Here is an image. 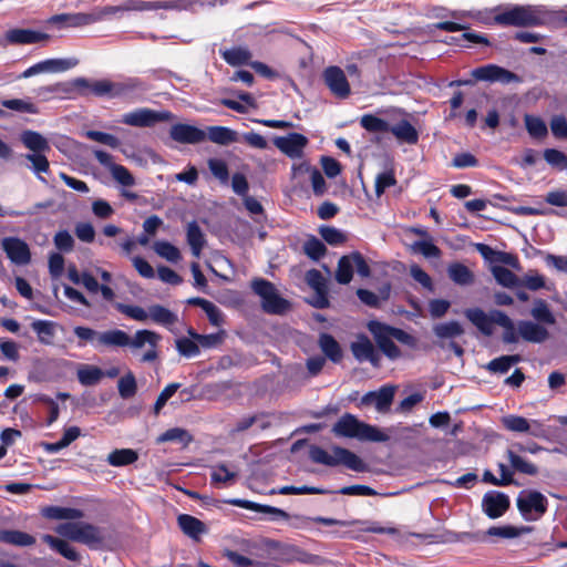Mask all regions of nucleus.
Instances as JSON below:
<instances>
[{"mask_svg":"<svg viewBox=\"0 0 567 567\" xmlns=\"http://www.w3.org/2000/svg\"><path fill=\"white\" fill-rule=\"evenodd\" d=\"M138 460V453L132 449H116L107 455V463L111 466L120 467L135 463Z\"/></svg>","mask_w":567,"mask_h":567,"instance_id":"obj_36","label":"nucleus"},{"mask_svg":"<svg viewBox=\"0 0 567 567\" xmlns=\"http://www.w3.org/2000/svg\"><path fill=\"white\" fill-rule=\"evenodd\" d=\"M24 158L31 163L29 168L40 181L44 182L41 175L50 172V163L44 153H29L24 155Z\"/></svg>","mask_w":567,"mask_h":567,"instance_id":"obj_49","label":"nucleus"},{"mask_svg":"<svg viewBox=\"0 0 567 567\" xmlns=\"http://www.w3.org/2000/svg\"><path fill=\"white\" fill-rule=\"evenodd\" d=\"M361 126L372 133H385L389 132V123L375 115L365 114L360 120Z\"/></svg>","mask_w":567,"mask_h":567,"instance_id":"obj_54","label":"nucleus"},{"mask_svg":"<svg viewBox=\"0 0 567 567\" xmlns=\"http://www.w3.org/2000/svg\"><path fill=\"white\" fill-rule=\"evenodd\" d=\"M20 140L31 153H45L50 151L48 140L35 131L22 132Z\"/></svg>","mask_w":567,"mask_h":567,"instance_id":"obj_31","label":"nucleus"},{"mask_svg":"<svg viewBox=\"0 0 567 567\" xmlns=\"http://www.w3.org/2000/svg\"><path fill=\"white\" fill-rule=\"evenodd\" d=\"M353 259L352 254L342 256L338 261L336 271V280L341 285H347L351 281L353 276Z\"/></svg>","mask_w":567,"mask_h":567,"instance_id":"obj_52","label":"nucleus"},{"mask_svg":"<svg viewBox=\"0 0 567 567\" xmlns=\"http://www.w3.org/2000/svg\"><path fill=\"white\" fill-rule=\"evenodd\" d=\"M0 542L18 547H27L33 545L35 543V538L21 530L2 529L0 530Z\"/></svg>","mask_w":567,"mask_h":567,"instance_id":"obj_34","label":"nucleus"},{"mask_svg":"<svg viewBox=\"0 0 567 567\" xmlns=\"http://www.w3.org/2000/svg\"><path fill=\"white\" fill-rule=\"evenodd\" d=\"M174 120L168 111H155L147 107H140L123 114L121 122L135 127H152L159 122Z\"/></svg>","mask_w":567,"mask_h":567,"instance_id":"obj_5","label":"nucleus"},{"mask_svg":"<svg viewBox=\"0 0 567 567\" xmlns=\"http://www.w3.org/2000/svg\"><path fill=\"white\" fill-rule=\"evenodd\" d=\"M103 540L102 530L97 526L81 522L78 543L91 548H97L102 545Z\"/></svg>","mask_w":567,"mask_h":567,"instance_id":"obj_30","label":"nucleus"},{"mask_svg":"<svg viewBox=\"0 0 567 567\" xmlns=\"http://www.w3.org/2000/svg\"><path fill=\"white\" fill-rule=\"evenodd\" d=\"M517 507L526 519H536L547 509V499L539 492H522L517 497Z\"/></svg>","mask_w":567,"mask_h":567,"instance_id":"obj_6","label":"nucleus"},{"mask_svg":"<svg viewBox=\"0 0 567 567\" xmlns=\"http://www.w3.org/2000/svg\"><path fill=\"white\" fill-rule=\"evenodd\" d=\"M369 331L373 334L374 340L380 350L391 360L401 355L400 349L393 342L394 338L390 334V326L379 321H370L368 323Z\"/></svg>","mask_w":567,"mask_h":567,"instance_id":"obj_9","label":"nucleus"},{"mask_svg":"<svg viewBox=\"0 0 567 567\" xmlns=\"http://www.w3.org/2000/svg\"><path fill=\"white\" fill-rule=\"evenodd\" d=\"M322 79L333 96L340 100L348 99L351 94L350 83L344 71L339 66H328L322 73Z\"/></svg>","mask_w":567,"mask_h":567,"instance_id":"obj_7","label":"nucleus"},{"mask_svg":"<svg viewBox=\"0 0 567 567\" xmlns=\"http://www.w3.org/2000/svg\"><path fill=\"white\" fill-rule=\"evenodd\" d=\"M49 34L31 29H11L6 33V40L12 44H33L48 41Z\"/></svg>","mask_w":567,"mask_h":567,"instance_id":"obj_22","label":"nucleus"},{"mask_svg":"<svg viewBox=\"0 0 567 567\" xmlns=\"http://www.w3.org/2000/svg\"><path fill=\"white\" fill-rule=\"evenodd\" d=\"M491 271L497 284L505 288H516L520 286V278L503 266H492Z\"/></svg>","mask_w":567,"mask_h":567,"instance_id":"obj_43","label":"nucleus"},{"mask_svg":"<svg viewBox=\"0 0 567 567\" xmlns=\"http://www.w3.org/2000/svg\"><path fill=\"white\" fill-rule=\"evenodd\" d=\"M172 140L183 144H199L206 140V132L189 124H174L169 130Z\"/></svg>","mask_w":567,"mask_h":567,"instance_id":"obj_19","label":"nucleus"},{"mask_svg":"<svg viewBox=\"0 0 567 567\" xmlns=\"http://www.w3.org/2000/svg\"><path fill=\"white\" fill-rule=\"evenodd\" d=\"M369 331L373 334L374 340L380 350L391 360L401 355L400 349L393 342L394 338L390 334V326L379 321H370L368 323Z\"/></svg>","mask_w":567,"mask_h":567,"instance_id":"obj_8","label":"nucleus"},{"mask_svg":"<svg viewBox=\"0 0 567 567\" xmlns=\"http://www.w3.org/2000/svg\"><path fill=\"white\" fill-rule=\"evenodd\" d=\"M472 76L477 81L498 82L502 84L520 82V78L517 74L496 64L476 68L472 71Z\"/></svg>","mask_w":567,"mask_h":567,"instance_id":"obj_11","label":"nucleus"},{"mask_svg":"<svg viewBox=\"0 0 567 567\" xmlns=\"http://www.w3.org/2000/svg\"><path fill=\"white\" fill-rule=\"evenodd\" d=\"M501 422L511 432L529 434L536 437L543 433V425L537 420H527L519 415L508 414L503 416Z\"/></svg>","mask_w":567,"mask_h":567,"instance_id":"obj_15","label":"nucleus"},{"mask_svg":"<svg viewBox=\"0 0 567 567\" xmlns=\"http://www.w3.org/2000/svg\"><path fill=\"white\" fill-rule=\"evenodd\" d=\"M1 105L6 109L20 113H38V110L33 103L22 99L3 100L1 101Z\"/></svg>","mask_w":567,"mask_h":567,"instance_id":"obj_60","label":"nucleus"},{"mask_svg":"<svg viewBox=\"0 0 567 567\" xmlns=\"http://www.w3.org/2000/svg\"><path fill=\"white\" fill-rule=\"evenodd\" d=\"M207 164L215 178H217L221 184L228 183L229 172L225 161L220 158H209Z\"/></svg>","mask_w":567,"mask_h":567,"instance_id":"obj_58","label":"nucleus"},{"mask_svg":"<svg viewBox=\"0 0 567 567\" xmlns=\"http://www.w3.org/2000/svg\"><path fill=\"white\" fill-rule=\"evenodd\" d=\"M238 475V471L221 463L213 467L212 481L224 485H231Z\"/></svg>","mask_w":567,"mask_h":567,"instance_id":"obj_51","label":"nucleus"},{"mask_svg":"<svg viewBox=\"0 0 567 567\" xmlns=\"http://www.w3.org/2000/svg\"><path fill=\"white\" fill-rule=\"evenodd\" d=\"M332 432L337 436L357 439L359 441L385 442L388 435L378 427L359 421L354 415L347 413L333 425Z\"/></svg>","mask_w":567,"mask_h":567,"instance_id":"obj_2","label":"nucleus"},{"mask_svg":"<svg viewBox=\"0 0 567 567\" xmlns=\"http://www.w3.org/2000/svg\"><path fill=\"white\" fill-rule=\"evenodd\" d=\"M546 20V11L534 6H514L495 14V24L503 27H537L544 24Z\"/></svg>","mask_w":567,"mask_h":567,"instance_id":"obj_1","label":"nucleus"},{"mask_svg":"<svg viewBox=\"0 0 567 567\" xmlns=\"http://www.w3.org/2000/svg\"><path fill=\"white\" fill-rule=\"evenodd\" d=\"M118 393L123 399L132 398L137 390L135 377L132 372L126 373L118 380Z\"/></svg>","mask_w":567,"mask_h":567,"instance_id":"obj_59","label":"nucleus"},{"mask_svg":"<svg viewBox=\"0 0 567 567\" xmlns=\"http://www.w3.org/2000/svg\"><path fill=\"white\" fill-rule=\"evenodd\" d=\"M414 252L423 255L425 258H440L441 249L427 240H417L411 246Z\"/></svg>","mask_w":567,"mask_h":567,"instance_id":"obj_62","label":"nucleus"},{"mask_svg":"<svg viewBox=\"0 0 567 567\" xmlns=\"http://www.w3.org/2000/svg\"><path fill=\"white\" fill-rule=\"evenodd\" d=\"M394 398L393 386H382L378 392H369L362 398V403L374 404L375 409L383 413L390 409Z\"/></svg>","mask_w":567,"mask_h":567,"instance_id":"obj_24","label":"nucleus"},{"mask_svg":"<svg viewBox=\"0 0 567 567\" xmlns=\"http://www.w3.org/2000/svg\"><path fill=\"white\" fill-rule=\"evenodd\" d=\"M280 559L284 563H300L306 565L322 566L329 563L328 559L310 554L295 545H281L280 547Z\"/></svg>","mask_w":567,"mask_h":567,"instance_id":"obj_14","label":"nucleus"},{"mask_svg":"<svg viewBox=\"0 0 567 567\" xmlns=\"http://www.w3.org/2000/svg\"><path fill=\"white\" fill-rule=\"evenodd\" d=\"M74 334L79 338L80 343L79 346L82 347L84 343L89 342L94 348L99 349V341H100V332L89 327H75L74 328Z\"/></svg>","mask_w":567,"mask_h":567,"instance_id":"obj_57","label":"nucleus"},{"mask_svg":"<svg viewBox=\"0 0 567 567\" xmlns=\"http://www.w3.org/2000/svg\"><path fill=\"white\" fill-rule=\"evenodd\" d=\"M161 340V336L151 330H138L133 337L128 334V346L132 350H138L148 347L142 357L143 362H152L157 359L156 347Z\"/></svg>","mask_w":567,"mask_h":567,"instance_id":"obj_10","label":"nucleus"},{"mask_svg":"<svg viewBox=\"0 0 567 567\" xmlns=\"http://www.w3.org/2000/svg\"><path fill=\"white\" fill-rule=\"evenodd\" d=\"M530 526H522V527H515L511 525L505 526H493L489 527L484 536H491V537H499V538H516L522 535L528 534L532 532Z\"/></svg>","mask_w":567,"mask_h":567,"instance_id":"obj_35","label":"nucleus"},{"mask_svg":"<svg viewBox=\"0 0 567 567\" xmlns=\"http://www.w3.org/2000/svg\"><path fill=\"white\" fill-rule=\"evenodd\" d=\"M128 346V333L120 329L100 332L99 348H124Z\"/></svg>","mask_w":567,"mask_h":567,"instance_id":"obj_28","label":"nucleus"},{"mask_svg":"<svg viewBox=\"0 0 567 567\" xmlns=\"http://www.w3.org/2000/svg\"><path fill=\"white\" fill-rule=\"evenodd\" d=\"M450 279L460 286H468L474 282L473 272L463 264L454 262L447 268Z\"/></svg>","mask_w":567,"mask_h":567,"instance_id":"obj_38","label":"nucleus"},{"mask_svg":"<svg viewBox=\"0 0 567 567\" xmlns=\"http://www.w3.org/2000/svg\"><path fill=\"white\" fill-rule=\"evenodd\" d=\"M177 524L182 532L195 542H198L202 535L208 533L205 523L188 514H181L177 517Z\"/></svg>","mask_w":567,"mask_h":567,"instance_id":"obj_23","label":"nucleus"},{"mask_svg":"<svg viewBox=\"0 0 567 567\" xmlns=\"http://www.w3.org/2000/svg\"><path fill=\"white\" fill-rule=\"evenodd\" d=\"M101 20V16L94 13L59 14L52 18L53 22L68 21L71 27L90 24Z\"/></svg>","mask_w":567,"mask_h":567,"instance_id":"obj_48","label":"nucleus"},{"mask_svg":"<svg viewBox=\"0 0 567 567\" xmlns=\"http://www.w3.org/2000/svg\"><path fill=\"white\" fill-rule=\"evenodd\" d=\"M250 286L252 291L260 298L265 312L284 315L290 309V302L280 296L272 282L264 278H256L251 281Z\"/></svg>","mask_w":567,"mask_h":567,"instance_id":"obj_4","label":"nucleus"},{"mask_svg":"<svg viewBox=\"0 0 567 567\" xmlns=\"http://www.w3.org/2000/svg\"><path fill=\"white\" fill-rule=\"evenodd\" d=\"M530 315L534 318L535 322L545 323L548 326H554L556 323V318L551 310L549 309L546 301L543 299H538L535 301L533 309L530 310Z\"/></svg>","mask_w":567,"mask_h":567,"instance_id":"obj_46","label":"nucleus"},{"mask_svg":"<svg viewBox=\"0 0 567 567\" xmlns=\"http://www.w3.org/2000/svg\"><path fill=\"white\" fill-rule=\"evenodd\" d=\"M229 504L238 506V507H241V508H245V509H250V511H254V512L268 514V515H270V519L271 520L288 519L289 518L288 513H286L285 511H282L280 508L272 507V506H269V505H261V504L254 503V502H250V501H247V499L236 498V499L229 501Z\"/></svg>","mask_w":567,"mask_h":567,"instance_id":"obj_25","label":"nucleus"},{"mask_svg":"<svg viewBox=\"0 0 567 567\" xmlns=\"http://www.w3.org/2000/svg\"><path fill=\"white\" fill-rule=\"evenodd\" d=\"M79 61L74 58L69 59H49L44 60L45 71L48 73H60L73 69Z\"/></svg>","mask_w":567,"mask_h":567,"instance_id":"obj_56","label":"nucleus"},{"mask_svg":"<svg viewBox=\"0 0 567 567\" xmlns=\"http://www.w3.org/2000/svg\"><path fill=\"white\" fill-rule=\"evenodd\" d=\"M188 7L187 0L172 1H144V0H125L122 3L123 12L126 11H154V10H185Z\"/></svg>","mask_w":567,"mask_h":567,"instance_id":"obj_13","label":"nucleus"},{"mask_svg":"<svg viewBox=\"0 0 567 567\" xmlns=\"http://www.w3.org/2000/svg\"><path fill=\"white\" fill-rule=\"evenodd\" d=\"M112 177L115 182L123 186H134L135 185V178L131 174V172L123 165L116 164L111 167L110 171Z\"/></svg>","mask_w":567,"mask_h":567,"instance_id":"obj_61","label":"nucleus"},{"mask_svg":"<svg viewBox=\"0 0 567 567\" xmlns=\"http://www.w3.org/2000/svg\"><path fill=\"white\" fill-rule=\"evenodd\" d=\"M522 357L519 354L514 355H502L493 359L486 365V369L493 373H506L512 365L520 362Z\"/></svg>","mask_w":567,"mask_h":567,"instance_id":"obj_50","label":"nucleus"},{"mask_svg":"<svg viewBox=\"0 0 567 567\" xmlns=\"http://www.w3.org/2000/svg\"><path fill=\"white\" fill-rule=\"evenodd\" d=\"M518 334L524 341L543 343L549 339V331L540 323L530 320H520L517 323Z\"/></svg>","mask_w":567,"mask_h":567,"instance_id":"obj_21","label":"nucleus"},{"mask_svg":"<svg viewBox=\"0 0 567 567\" xmlns=\"http://www.w3.org/2000/svg\"><path fill=\"white\" fill-rule=\"evenodd\" d=\"M223 59L230 65L250 64L252 54L247 48L236 47L221 51Z\"/></svg>","mask_w":567,"mask_h":567,"instance_id":"obj_39","label":"nucleus"},{"mask_svg":"<svg viewBox=\"0 0 567 567\" xmlns=\"http://www.w3.org/2000/svg\"><path fill=\"white\" fill-rule=\"evenodd\" d=\"M525 127L528 134L534 138H544L548 134V128L543 118L532 114H525L524 116Z\"/></svg>","mask_w":567,"mask_h":567,"instance_id":"obj_47","label":"nucleus"},{"mask_svg":"<svg viewBox=\"0 0 567 567\" xmlns=\"http://www.w3.org/2000/svg\"><path fill=\"white\" fill-rule=\"evenodd\" d=\"M351 351L358 361H369L373 367H379L380 355L367 336L360 334L357 340L351 343Z\"/></svg>","mask_w":567,"mask_h":567,"instance_id":"obj_20","label":"nucleus"},{"mask_svg":"<svg viewBox=\"0 0 567 567\" xmlns=\"http://www.w3.org/2000/svg\"><path fill=\"white\" fill-rule=\"evenodd\" d=\"M1 247L11 262L23 266L31 260V252L28 244L18 237H6L1 240Z\"/></svg>","mask_w":567,"mask_h":567,"instance_id":"obj_16","label":"nucleus"},{"mask_svg":"<svg viewBox=\"0 0 567 567\" xmlns=\"http://www.w3.org/2000/svg\"><path fill=\"white\" fill-rule=\"evenodd\" d=\"M391 132L399 141L415 144L419 140V134L415 127L408 121L402 120L394 125H389Z\"/></svg>","mask_w":567,"mask_h":567,"instance_id":"obj_32","label":"nucleus"},{"mask_svg":"<svg viewBox=\"0 0 567 567\" xmlns=\"http://www.w3.org/2000/svg\"><path fill=\"white\" fill-rule=\"evenodd\" d=\"M497 9H485V10H462V11H453L451 13L452 18L455 20L463 21L464 19H473L483 24H492L495 23V14L494 12Z\"/></svg>","mask_w":567,"mask_h":567,"instance_id":"obj_33","label":"nucleus"},{"mask_svg":"<svg viewBox=\"0 0 567 567\" xmlns=\"http://www.w3.org/2000/svg\"><path fill=\"white\" fill-rule=\"evenodd\" d=\"M464 315L484 336L493 334L491 311L486 313L481 308H470L464 311Z\"/></svg>","mask_w":567,"mask_h":567,"instance_id":"obj_27","label":"nucleus"},{"mask_svg":"<svg viewBox=\"0 0 567 567\" xmlns=\"http://www.w3.org/2000/svg\"><path fill=\"white\" fill-rule=\"evenodd\" d=\"M303 250L309 258L319 260L326 254V246L318 238L311 237L305 243Z\"/></svg>","mask_w":567,"mask_h":567,"instance_id":"obj_63","label":"nucleus"},{"mask_svg":"<svg viewBox=\"0 0 567 567\" xmlns=\"http://www.w3.org/2000/svg\"><path fill=\"white\" fill-rule=\"evenodd\" d=\"M206 138L218 145H229L238 142V133L226 126H208Z\"/></svg>","mask_w":567,"mask_h":567,"instance_id":"obj_29","label":"nucleus"},{"mask_svg":"<svg viewBox=\"0 0 567 567\" xmlns=\"http://www.w3.org/2000/svg\"><path fill=\"white\" fill-rule=\"evenodd\" d=\"M32 330L38 334L43 344H51L55 334L56 323L49 320H35L31 323Z\"/></svg>","mask_w":567,"mask_h":567,"instance_id":"obj_44","label":"nucleus"},{"mask_svg":"<svg viewBox=\"0 0 567 567\" xmlns=\"http://www.w3.org/2000/svg\"><path fill=\"white\" fill-rule=\"evenodd\" d=\"M42 514L44 517L50 519H80L83 517V512L78 508L61 507V506H49L43 508Z\"/></svg>","mask_w":567,"mask_h":567,"instance_id":"obj_37","label":"nucleus"},{"mask_svg":"<svg viewBox=\"0 0 567 567\" xmlns=\"http://www.w3.org/2000/svg\"><path fill=\"white\" fill-rule=\"evenodd\" d=\"M308 143V138L300 133H289L286 136H277L274 138V145L292 159L303 156V151Z\"/></svg>","mask_w":567,"mask_h":567,"instance_id":"obj_12","label":"nucleus"},{"mask_svg":"<svg viewBox=\"0 0 567 567\" xmlns=\"http://www.w3.org/2000/svg\"><path fill=\"white\" fill-rule=\"evenodd\" d=\"M153 249L159 257L166 259L169 262H178L182 259L179 249L168 241H155Z\"/></svg>","mask_w":567,"mask_h":567,"instance_id":"obj_53","label":"nucleus"},{"mask_svg":"<svg viewBox=\"0 0 567 567\" xmlns=\"http://www.w3.org/2000/svg\"><path fill=\"white\" fill-rule=\"evenodd\" d=\"M148 318L152 319L155 323L165 327L173 326L178 321L176 313L159 305L150 307Z\"/></svg>","mask_w":567,"mask_h":567,"instance_id":"obj_42","label":"nucleus"},{"mask_svg":"<svg viewBox=\"0 0 567 567\" xmlns=\"http://www.w3.org/2000/svg\"><path fill=\"white\" fill-rule=\"evenodd\" d=\"M137 87L135 80H128L127 82L114 83L107 80H101L92 82L91 91L96 96H111L117 97L125 95Z\"/></svg>","mask_w":567,"mask_h":567,"instance_id":"obj_17","label":"nucleus"},{"mask_svg":"<svg viewBox=\"0 0 567 567\" xmlns=\"http://www.w3.org/2000/svg\"><path fill=\"white\" fill-rule=\"evenodd\" d=\"M544 158L549 165H551L554 167H557L561 171L567 169V156L558 150H555V148L545 150Z\"/></svg>","mask_w":567,"mask_h":567,"instance_id":"obj_64","label":"nucleus"},{"mask_svg":"<svg viewBox=\"0 0 567 567\" xmlns=\"http://www.w3.org/2000/svg\"><path fill=\"white\" fill-rule=\"evenodd\" d=\"M103 377L104 372L96 365L83 364L78 369V380L85 386L97 384Z\"/></svg>","mask_w":567,"mask_h":567,"instance_id":"obj_41","label":"nucleus"},{"mask_svg":"<svg viewBox=\"0 0 567 567\" xmlns=\"http://www.w3.org/2000/svg\"><path fill=\"white\" fill-rule=\"evenodd\" d=\"M309 457L312 462L327 466L342 464L355 472H363L365 470L364 463L357 454L340 446H333L332 453H329L320 446L312 445L309 450Z\"/></svg>","mask_w":567,"mask_h":567,"instance_id":"obj_3","label":"nucleus"},{"mask_svg":"<svg viewBox=\"0 0 567 567\" xmlns=\"http://www.w3.org/2000/svg\"><path fill=\"white\" fill-rule=\"evenodd\" d=\"M319 346L324 355L332 362H339L342 359L341 348L332 336L321 333L319 337Z\"/></svg>","mask_w":567,"mask_h":567,"instance_id":"obj_40","label":"nucleus"},{"mask_svg":"<svg viewBox=\"0 0 567 567\" xmlns=\"http://www.w3.org/2000/svg\"><path fill=\"white\" fill-rule=\"evenodd\" d=\"M433 331L442 339L455 338L463 334L464 330L457 321H450L434 326Z\"/></svg>","mask_w":567,"mask_h":567,"instance_id":"obj_55","label":"nucleus"},{"mask_svg":"<svg viewBox=\"0 0 567 567\" xmlns=\"http://www.w3.org/2000/svg\"><path fill=\"white\" fill-rule=\"evenodd\" d=\"M483 512L489 518H498L505 514L509 507V498L501 492H487L482 499Z\"/></svg>","mask_w":567,"mask_h":567,"instance_id":"obj_18","label":"nucleus"},{"mask_svg":"<svg viewBox=\"0 0 567 567\" xmlns=\"http://www.w3.org/2000/svg\"><path fill=\"white\" fill-rule=\"evenodd\" d=\"M186 240L190 247L192 255L199 258L206 246L205 234L196 221H190L186 226Z\"/></svg>","mask_w":567,"mask_h":567,"instance_id":"obj_26","label":"nucleus"},{"mask_svg":"<svg viewBox=\"0 0 567 567\" xmlns=\"http://www.w3.org/2000/svg\"><path fill=\"white\" fill-rule=\"evenodd\" d=\"M507 457L514 471L526 475H536L538 473L535 464L519 456L513 449L507 450Z\"/></svg>","mask_w":567,"mask_h":567,"instance_id":"obj_45","label":"nucleus"}]
</instances>
